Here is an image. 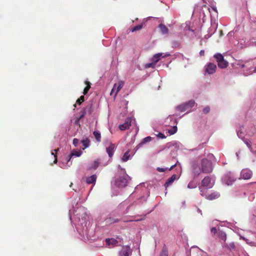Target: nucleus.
Segmentation results:
<instances>
[{
    "instance_id": "7c9ffc66",
    "label": "nucleus",
    "mask_w": 256,
    "mask_h": 256,
    "mask_svg": "<svg viewBox=\"0 0 256 256\" xmlns=\"http://www.w3.org/2000/svg\"><path fill=\"white\" fill-rule=\"evenodd\" d=\"M142 27H143V24H140L137 25V26H135L134 28H133L132 30V32H136L137 30H141L142 28Z\"/></svg>"
},
{
    "instance_id": "dca6fc26",
    "label": "nucleus",
    "mask_w": 256,
    "mask_h": 256,
    "mask_svg": "<svg viewBox=\"0 0 256 256\" xmlns=\"http://www.w3.org/2000/svg\"><path fill=\"white\" fill-rule=\"evenodd\" d=\"M158 28L160 30L161 33L163 34H168V28L164 24H160L158 25Z\"/></svg>"
},
{
    "instance_id": "f8f14e48",
    "label": "nucleus",
    "mask_w": 256,
    "mask_h": 256,
    "mask_svg": "<svg viewBox=\"0 0 256 256\" xmlns=\"http://www.w3.org/2000/svg\"><path fill=\"white\" fill-rule=\"evenodd\" d=\"M131 254V251L128 246L123 247L122 250L120 252V256H129Z\"/></svg>"
},
{
    "instance_id": "6e6552de",
    "label": "nucleus",
    "mask_w": 256,
    "mask_h": 256,
    "mask_svg": "<svg viewBox=\"0 0 256 256\" xmlns=\"http://www.w3.org/2000/svg\"><path fill=\"white\" fill-rule=\"evenodd\" d=\"M105 223L106 224L110 225L116 223H118L120 221V219L115 216H109L105 219Z\"/></svg>"
},
{
    "instance_id": "3c124183",
    "label": "nucleus",
    "mask_w": 256,
    "mask_h": 256,
    "mask_svg": "<svg viewBox=\"0 0 256 256\" xmlns=\"http://www.w3.org/2000/svg\"><path fill=\"white\" fill-rule=\"evenodd\" d=\"M200 172H194V176H198L200 174Z\"/></svg>"
},
{
    "instance_id": "5fc2aeb1",
    "label": "nucleus",
    "mask_w": 256,
    "mask_h": 256,
    "mask_svg": "<svg viewBox=\"0 0 256 256\" xmlns=\"http://www.w3.org/2000/svg\"><path fill=\"white\" fill-rule=\"evenodd\" d=\"M72 184V183H71L70 186H71Z\"/></svg>"
},
{
    "instance_id": "49530a36",
    "label": "nucleus",
    "mask_w": 256,
    "mask_h": 256,
    "mask_svg": "<svg viewBox=\"0 0 256 256\" xmlns=\"http://www.w3.org/2000/svg\"><path fill=\"white\" fill-rule=\"evenodd\" d=\"M158 136L160 138H165L164 136V134H162V133H159L158 134Z\"/></svg>"
},
{
    "instance_id": "de8ad7c7",
    "label": "nucleus",
    "mask_w": 256,
    "mask_h": 256,
    "mask_svg": "<svg viewBox=\"0 0 256 256\" xmlns=\"http://www.w3.org/2000/svg\"><path fill=\"white\" fill-rule=\"evenodd\" d=\"M85 114H86L85 112H83V114L80 116V118H82L84 116Z\"/></svg>"
},
{
    "instance_id": "ea45409f",
    "label": "nucleus",
    "mask_w": 256,
    "mask_h": 256,
    "mask_svg": "<svg viewBox=\"0 0 256 256\" xmlns=\"http://www.w3.org/2000/svg\"><path fill=\"white\" fill-rule=\"evenodd\" d=\"M246 144L248 146V148H250L252 146V142L250 140H246Z\"/></svg>"
},
{
    "instance_id": "603ef678",
    "label": "nucleus",
    "mask_w": 256,
    "mask_h": 256,
    "mask_svg": "<svg viewBox=\"0 0 256 256\" xmlns=\"http://www.w3.org/2000/svg\"><path fill=\"white\" fill-rule=\"evenodd\" d=\"M254 72H256V68H254Z\"/></svg>"
},
{
    "instance_id": "1a4fd4ad",
    "label": "nucleus",
    "mask_w": 256,
    "mask_h": 256,
    "mask_svg": "<svg viewBox=\"0 0 256 256\" xmlns=\"http://www.w3.org/2000/svg\"><path fill=\"white\" fill-rule=\"evenodd\" d=\"M131 126V119L127 118L126 119L125 122L119 126V128L120 130H124L128 129Z\"/></svg>"
},
{
    "instance_id": "39448f33",
    "label": "nucleus",
    "mask_w": 256,
    "mask_h": 256,
    "mask_svg": "<svg viewBox=\"0 0 256 256\" xmlns=\"http://www.w3.org/2000/svg\"><path fill=\"white\" fill-rule=\"evenodd\" d=\"M128 180L126 176H120L115 182L116 184L118 187H124L126 185Z\"/></svg>"
},
{
    "instance_id": "2eb2a0df",
    "label": "nucleus",
    "mask_w": 256,
    "mask_h": 256,
    "mask_svg": "<svg viewBox=\"0 0 256 256\" xmlns=\"http://www.w3.org/2000/svg\"><path fill=\"white\" fill-rule=\"evenodd\" d=\"M106 245L109 246L112 245V246H116L118 243V242L114 238H106Z\"/></svg>"
},
{
    "instance_id": "79ce46f5",
    "label": "nucleus",
    "mask_w": 256,
    "mask_h": 256,
    "mask_svg": "<svg viewBox=\"0 0 256 256\" xmlns=\"http://www.w3.org/2000/svg\"><path fill=\"white\" fill-rule=\"evenodd\" d=\"M167 168H158L157 170L160 172H164Z\"/></svg>"
},
{
    "instance_id": "7ed1b4c3",
    "label": "nucleus",
    "mask_w": 256,
    "mask_h": 256,
    "mask_svg": "<svg viewBox=\"0 0 256 256\" xmlns=\"http://www.w3.org/2000/svg\"><path fill=\"white\" fill-rule=\"evenodd\" d=\"M205 72L211 74H214L216 69V66L214 64L209 62L204 66Z\"/></svg>"
},
{
    "instance_id": "864d4df0",
    "label": "nucleus",
    "mask_w": 256,
    "mask_h": 256,
    "mask_svg": "<svg viewBox=\"0 0 256 256\" xmlns=\"http://www.w3.org/2000/svg\"><path fill=\"white\" fill-rule=\"evenodd\" d=\"M244 64H242V68H244Z\"/></svg>"
},
{
    "instance_id": "4c0bfd02",
    "label": "nucleus",
    "mask_w": 256,
    "mask_h": 256,
    "mask_svg": "<svg viewBox=\"0 0 256 256\" xmlns=\"http://www.w3.org/2000/svg\"><path fill=\"white\" fill-rule=\"evenodd\" d=\"M188 187L189 188H195V185L194 184L193 182H190L188 184Z\"/></svg>"
},
{
    "instance_id": "4be33fe9",
    "label": "nucleus",
    "mask_w": 256,
    "mask_h": 256,
    "mask_svg": "<svg viewBox=\"0 0 256 256\" xmlns=\"http://www.w3.org/2000/svg\"><path fill=\"white\" fill-rule=\"evenodd\" d=\"M218 236L222 240L224 241V242H226V232L223 231H219L218 232Z\"/></svg>"
},
{
    "instance_id": "393cba45",
    "label": "nucleus",
    "mask_w": 256,
    "mask_h": 256,
    "mask_svg": "<svg viewBox=\"0 0 256 256\" xmlns=\"http://www.w3.org/2000/svg\"><path fill=\"white\" fill-rule=\"evenodd\" d=\"M93 134L94 135V138L98 142H101V134L98 131H94Z\"/></svg>"
},
{
    "instance_id": "aec40b11",
    "label": "nucleus",
    "mask_w": 256,
    "mask_h": 256,
    "mask_svg": "<svg viewBox=\"0 0 256 256\" xmlns=\"http://www.w3.org/2000/svg\"><path fill=\"white\" fill-rule=\"evenodd\" d=\"M177 109L178 110L182 112H185L186 110L188 112V107L186 102L178 106L177 107Z\"/></svg>"
},
{
    "instance_id": "a878e982",
    "label": "nucleus",
    "mask_w": 256,
    "mask_h": 256,
    "mask_svg": "<svg viewBox=\"0 0 256 256\" xmlns=\"http://www.w3.org/2000/svg\"><path fill=\"white\" fill-rule=\"evenodd\" d=\"M82 154V152L80 150L74 151L70 155V158L68 160V162H69L72 156H81Z\"/></svg>"
},
{
    "instance_id": "f03ea898",
    "label": "nucleus",
    "mask_w": 256,
    "mask_h": 256,
    "mask_svg": "<svg viewBox=\"0 0 256 256\" xmlns=\"http://www.w3.org/2000/svg\"><path fill=\"white\" fill-rule=\"evenodd\" d=\"M200 195L202 196H205L207 200H210L217 199L220 196V193L217 192H212L210 194H206V188H200Z\"/></svg>"
},
{
    "instance_id": "c85d7f7f",
    "label": "nucleus",
    "mask_w": 256,
    "mask_h": 256,
    "mask_svg": "<svg viewBox=\"0 0 256 256\" xmlns=\"http://www.w3.org/2000/svg\"><path fill=\"white\" fill-rule=\"evenodd\" d=\"M100 163V160H98V159L96 160L94 162L93 166H92V168L94 170H96L99 166V164Z\"/></svg>"
},
{
    "instance_id": "bb28decb",
    "label": "nucleus",
    "mask_w": 256,
    "mask_h": 256,
    "mask_svg": "<svg viewBox=\"0 0 256 256\" xmlns=\"http://www.w3.org/2000/svg\"><path fill=\"white\" fill-rule=\"evenodd\" d=\"M214 56L216 59L217 62L224 59L223 56L220 53L215 54Z\"/></svg>"
},
{
    "instance_id": "b1692460",
    "label": "nucleus",
    "mask_w": 256,
    "mask_h": 256,
    "mask_svg": "<svg viewBox=\"0 0 256 256\" xmlns=\"http://www.w3.org/2000/svg\"><path fill=\"white\" fill-rule=\"evenodd\" d=\"M84 83L86 85V86L84 88V90L83 94L84 95H86L88 94L89 90L90 88L91 84L90 82L88 81H85Z\"/></svg>"
},
{
    "instance_id": "c03bdc74",
    "label": "nucleus",
    "mask_w": 256,
    "mask_h": 256,
    "mask_svg": "<svg viewBox=\"0 0 256 256\" xmlns=\"http://www.w3.org/2000/svg\"><path fill=\"white\" fill-rule=\"evenodd\" d=\"M154 63L148 64L146 65V68L153 67V65H154Z\"/></svg>"
},
{
    "instance_id": "473e14b6",
    "label": "nucleus",
    "mask_w": 256,
    "mask_h": 256,
    "mask_svg": "<svg viewBox=\"0 0 256 256\" xmlns=\"http://www.w3.org/2000/svg\"><path fill=\"white\" fill-rule=\"evenodd\" d=\"M172 45L173 48H178L180 46V42L178 40H174L172 42Z\"/></svg>"
},
{
    "instance_id": "20e7f679",
    "label": "nucleus",
    "mask_w": 256,
    "mask_h": 256,
    "mask_svg": "<svg viewBox=\"0 0 256 256\" xmlns=\"http://www.w3.org/2000/svg\"><path fill=\"white\" fill-rule=\"evenodd\" d=\"M124 86V82L122 80L119 81L118 84H115L111 90L110 95H112V93L114 92V91L116 90V93L114 95V96H116L118 94V92H120V90Z\"/></svg>"
},
{
    "instance_id": "a211bd4d",
    "label": "nucleus",
    "mask_w": 256,
    "mask_h": 256,
    "mask_svg": "<svg viewBox=\"0 0 256 256\" xmlns=\"http://www.w3.org/2000/svg\"><path fill=\"white\" fill-rule=\"evenodd\" d=\"M81 142L84 146L82 150H84L85 148H88L90 146V140L88 138H86L81 140Z\"/></svg>"
},
{
    "instance_id": "412c9836",
    "label": "nucleus",
    "mask_w": 256,
    "mask_h": 256,
    "mask_svg": "<svg viewBox=\"0 0 256 256\" xmlns=\"http://www.w3.org/2000/svg\"><path fill=\"white\" fill-rule=\"evenodd\" d=\"M152 140V138L150 136H146L143 139L141 142H140L137 146L138 148H140L146 142H150Z\"/></svg>"
},
{
    "instance_id": "58836bf2",
    "label": "nucleus",
    "mask_w": 256,
    "mask_h": 256,
    "mask_svg": "<svg viewBox=\"0 0 256 256\" xmlns=\"http://www.w3.org/2000/svg\"><path fill=\"white\" fill-rule=\"evenodd\" d=\"M211 232L215 234L217 232V230L215 227H213L210 230Z\"/></svg>"
},
{
    "instance_id": "c9c22d12",
    "label": "nucleus",
    "mask_w": 256,
    "mask_h": 256,
    "mask_svg": "<svg viewBox=\"0 0 256 256\" xmlns=\"http://www.w3.org/2000/svg\"><path fill=\"white\" fill-rule=\"evenodd\" d=\"M78 142H79V140L78 139L75 138L73 140V144L75 146H76L78 144Z\"/></svg>"
},
{
    "instance_id": "f704fd0d",
    "label": "nucleus",
    "mask_w": 256,
    "mask_h": 256,
    "mask_svg": "<svg viewBox=\"0 0 256 256\" xmlns=\"http://www.w3.org/2000/svg\"><path fill=\"white\" fill-rule=\"evenodd\" d=\"M210 108L208 106L205 107L203 109V112L205 114L208 113L210 112Z\"/></svg>"
},
{
    "instance_id": "6ab92c4d",
    "label": "nucleus",
    "mask_w": 256,
    "mask_h": 256,
    "mask_svg": "<svg viewBox=\"0 0 256 256\" xmlns=\"http://www.w3.org/2000/svg\"><path fill=\"white\" fill-rule=\"evenodd\" d=\"M162 54V53H158L156 54H155L152 58V62L154 63V64H156L157 63L161 58V55Z\"/></svg>"
},
{
    "instance_id": "37998d69",
    "label": "nucleus",
    "mask_w": 256,
    "mask_h": 256,
    "mask_svg": "<svg viewBox=\"0 0 256 256\" xmlns=\"http://www.w3.org/2000/svg\"><path fill=\"white\" fill-rule=\"evenodd\" d=\"M170 56V54H168V53H166V54H162V55H161V58H164L168 57V56Z\"/></svg>"
},
{
    "instance_id": "9b49d317",
    "label": "nucleus",
    "mask_w": 256,
    "mask_h": 256,
    "mask_svg": "<svg viewBox=\"0 0 256 256\" xmlns=\"http://www.w3.org/2000/svg\"><path fill=\"white\" fill-rule=\"evenodd\" d=\"M236 180V178L230 172L228 174L225 178V180L228 185L232 184Z\"/></svg>"
},
{
    "instance_id": "a19ab883",
    "label": "nucleus",
    "mask_w": 256,
    "mask_h": 256,
    "mask_svg": "<svg viewBox=\"0 0 256 256\" xmlns=\"http://www.w3.org/2000/svg\"><path fill=\"white\" fill-rule=\"evenodd\" d=\"M176 131H177V127L176 126H175L173 128V131L172 132L170 131V133L171 134H173L174 133H176Z\"/></svg>"
},
{
    "instance_id": "f257e3e1",
    "label": "nucleus",
    "mask_w": 256,
    "mask_h": 256,
    "mask_svg": "<svg viewBox=\"0 0 256 256\" xmlns=\"http://www.w3.org/2000/svg\"><path fill=\"white\" fill-rule=\"evenodd\" d=\"M201 167V172L204 173H210L213 170L212 162L206 158H204L202 160Z\"/></svg>"
},
{
    "instance_id": "c756f323",
    "label": "nucleus",
    "mask_w": 256,
    "mask_h": 256,
    "mask_svg": "<svg viewBox=\"0 0 256 256\" xmlns=\"http://www.w3.org/2000/svg\"><path fill=\"white\" fill-rule=\"evenodd\" d=\"M186 104H188V112H189L190 109L194 106L195 104V102L194 100H190L188 102H186Z\"/></svg>"
},
{
    "instance_id": "423d86ee",
    "label": "nucleus",
    "mask_w": 256,
    "mask_h": 256,
    "mask_svg": "<svg viewBox=\"0 0 256 256\" xmlns=\"http://www.w3.org/2000/svg\"><path fill=\"white\" fill-rule=\"evenodd\" d=\"M214 184L211 182V178L210 176H206L202 181V186L208 188H212Z\"/></svg>"
},
{
    "instance_id": "f3484780",
    "label": "nucleus",
    "mask_w": 256,
    "mask_h": 256,
    "mask_svg": "<svg viewBox=\"0 0 256 256\" xmlns=\"http://www.w3.org/2000/svg\"><path fill=\"white\" fill-rule=\"evenodd\" d=\"M228 62L226 60H224V59L218 62V66L221 68H227V66H228Z\"/></svg>"
},
{
    "instance_id": "0eeeda50",
    "label": "nucleus",
    "mask_w": 256,
    "mask_h": 256,
    "mask_svg": "<svg viewBox=\"0 0 256 256\" xmlns=\"http://www.w3.org/2000/svg\"><path fill=\"white\" fill-rule=\"evenodd\" d=\"M252 174V172L248 169L242 170L240 173L242 178L244 180H248L251 178Z\"/></svg>"
},
{
    "instance_id": "9d476101",
    "label": "nucleus",
    "mask_w": 256,
    "mask_h": 256,
    "mask_svg": "<svg viewBox=\"0 0 256 256\" xmlns=\"http://www.w3.org/2000/svg\"><path fill=\"white\" fill-rule=\"evenodd\" d=\"M115 148V144L112 142H110V146L106 148V151L110 158L112 156Z\"/></svg>"
},
{
    "instance_id": "09e8293b",
    "label": "nucleus",
    "mask_w": 256,
    "mask_h": 256,
    "mask_svg": "<svg viewBox=\"0 0 256 256\" xmlns=\"http://www.w3.org/2000/svg\"><path fill=\"white\" fill-rule=\"evenodd\" d=\"M85 114H86L85 112H83V114L80 116V118H82L84 116Z\"/></svg>"
},
{
    "instance_id": "8fccbe9b",
    "label": "nucleus",
    "mask_w": 256,
    "mask_h": 256,
    "mask_svg": "<svg viewBox=\"0 0 256 256\" xmlns=\"http://www.w3.org/2000/svg\"><path fill=\"white\" fill-rule=\"evenodd\" d=\"M176 164H174L173 166H172L170 168V170H172L175 166H176Z\"/></svg>"
},
{
    "instance_id": "a18cd8bd",
    "label": "nucleus",
    "mask_w": 256,
    "mask_h": 256,
    "mask_svg": "<svg viewBox=\"0 0 256 256\" xmlns=\"http://www.w3.org/2000/svg\"><path fill=\"white\" fill-rule=\"evenodd\" d=\"M204 50H201L200 52V56H203L204 55Z\"/></svg>"
},
{
    "instance_id": "72a5a7b5",
    "label": "nucleus",
    "mask_w": 256,
    "mask_h": 256,
    "mask_svg": "<svg viewBox=\"0 0 256 256\" xmlns=\"http://www.w3.org/2000/svg\"><path fill=\"white\" fill-rule=\"evenodd\" d=\"M58 150H59V149H58H58H56V150H54L53 151H52V152H51V154H52V155H54V158H55L54 160V163H56V162H57V160H57V156H56V152L58 151Z\"/></svg>"
},
{
    "instance_id": "cd10ccee",
    "label": "nucleus",
    "mask_w": 256,
    "mask_h": 256,
    "mask_svg": "<svg viewBox=\"0 0 256 256\" xmlns=\"http://www.w3.org/2000/svg\"><path fill=\"white\" fill-rule=\"evenodd\" d=\"M129 150L126 151L122 157V160L123 162H126L130 158V155L129 154Z\"/></svg>"
},
{
    "instance_id": "2f4dec72",
    "label": "nucleus",
    "mask_w": 256,
    "mask_h": 256,
    "mask_svg": "<svg viewBox=\"0 0 256 256\" xmlns=\"http://www.w3.org/2000/svg\"><path fill=\"white\" fill-rule=\"evenodd\" d=\"M84 100V96H82L78 98L76 102V104L80 105L82 102Z\"/></svg>"
},
{
    "instance_id": "5701e85b",
    "label": "nucleus",
    "mask_w": 256,
    "mask_h": 256,
    "mask_svg": "<svg viewBox=\"0 0 256 256\" xmlns=\"http://www.w3.org/2000/svg\"><path fill=\"white\" fill-rule=\"evenodd\" d=\"M223 244H224V246H225L226 248H227L231 251L235 250L236 246H235V244L234 242H231L228 244L226 242H224Z\"/></svg>"
},
{
    "instance_id": "ddd939ff",
    "label": "nucleus",
    "mask_w": 256,
    "mask_h": 256,
    "mask_svg": "<svg viewBox=\"0 0 256 256\" xmlns=\"http://www.w3.org/2000/svg\"><path fill=\"white\" fill-rule=\"evenodd\" d=\"M97 176L96 174H93L86 179V182L88 184H95Z\"/></svg>"
},
{
    "instance_id": "4468645a",
    "label": "nucleus",
    "mask_w": 256,
    "mask_h": 256,
    "mask_svg": "<svg viewBox=\"0 0 256 256\" xmlns=\"http://www.w3.org/2000/svg\"><path fill=\"white\" fill-rule=\"evenodd\" d=\"M176 179V175L173 174L170 178L168 179L167 181L164 184V186L166 188L170 185Z\"/></svg>"
},
{
    "instance_id": "e433bc0d",
    "label": "nucleus",
    "mask_w": 256,
    "mask_h": 256,
    "mask_svg": "<svg viewBox=\"0 0 256 256\" xmlns=\"http://www.w3.org/2000/svg\"><path fill=\"white\" fill-rule=\"evenodd\" d=\"M160 256H168V252L166 250H162Z\"/></svg>"
}]
</instances>
